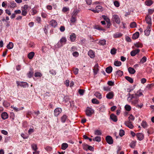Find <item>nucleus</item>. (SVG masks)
Segmentation results:
<instances>
[{
  "label": "nucleus",
  "mask_w": 154,
  "mask_h": 154,
  "mask_svg": "<svg viewBox=\"0 0 154 154\" xmlns=\"http://www.w3.org/2000/svg\"><path fill=\"white\" fill-rule=\"evenodd\" d=\"M67 40L66 37H62L60 40L58 42L57 46L58 47H60L63 46V45L66 44Z\"/></svg>",
  "instance_id": "nucleus-1"
},
{
  "label": "nucleus",
  "mask_w": 154,
  "mask_h": 154,
  "mask_svg": "<svg viewBox=\"0 0 154 154\" xmlns=\"http://www.w3.org/2000/svg\"><path fill=\"white\" fill-rule=\"evenodd\" d=\"M86 115L88 116H91L94 112V111L91 108L88 107L85 111Z\"/></svg>",
  "instance_id": "nucleus-2"
},
{
  "label": "nucleus",
  "mask_w": 154,
  "mask_h": 154,
  "mask_svg": "<svg viewBox=\"0 0 154 154\" xmlns=\"http://www.w3.org/2000/svg\"><path fill=\"white\" fill-rule=\"evenodd\" d=\"M16 82L18 86H20L23 88H26L29 87L28 84L26 82H20L18 81H17Z\"/></svg>",
  "instance_id": "nucleus-3"
},
{
  "label": "nucleus",
  "mask_w": 154,
  "mask_h": 154,
  "mask_svg": "<svg viewBox=\"0 0 154 154\" xmlns=\"http://www.w3.org/2000/svg\"><path fill=\"white\" fill-rule=\"evenodd\" d=\"M62 109L61 108L58 107L56 108L54 111V115L55 116H57L61 112Z\"/></svg>",
  "instance_id": "nucleus-4"
},
{
  "label": "nucleus",
  "mask_w": 154,
  "mask_h": 154,
  "mask_svg": "<svg viewBox=\"0 0 154 154\" xmlns=\"http://www.w3.org/2000/svg\"><path fill=\"white\" fill-rule=\"evenodd\" d=\"M106 142L109 144H112L113 143V140L112 137L110 136H107L106 137Z\"/></svg>",
  "instance_id": "nucleus-5"
},
{
  "label": "nucleus",
  "mask_w": 154,
  "mask_h": 154,
  "mask_svg": "<svg viewBox=\"0 0 154 154\" xmlns=\"http://www.w3.org/2000/svg\"><path fill=\"white\" fill-rule=\"evenodd\" d=\"M112 19L117 23L119 24L120 23V20L119 17L117 15H114L113 16Z\"/></svg>",
  "instance_id": "nucleus-6"
},
{
  "label": "nucleus",
  "mask_w": 154,
  "mask_h": 154,
  "mask_svg": "<svg viewBox=\"0 0 154 154\" xmlns=\"http://www.w3.org/2000/svg\"><path fill=\"white\" fill-rule=\"evenodd\" d=\"M125 125L131 129H132L134 128V125H132V122L131 121H125Z\"/></svg>",
  "instance_id": "nucleus-7"
},
{
  "label": "nucleus",
  "mask_w": 154,
  "mask_h": 154,
  "mask_svg": "<svg viewBox=\"0 0 154 154\" xmlns=\"http://www.w3.org/2000/svg\"><path fill=\"white\" fill-rule=\"evenodd\" d=\"M136 136L138 139L140 141L142 140L144 138V135L142 133H137Z\"/></svg>",
  "instance_id": "nucleus-8"
},
{
  "label": "nucleus",
  "mask_w": 154,
  "mask_h": 154,
  "mask_svg": "<svg viewBox=\"0 0 154 154\" xmlns=\"http://www.w3.org/2000/svg\"><path fill=\"white\" fill-rule=\"evenodd\" d=\"M50 25L52 27L55 28L57 25L56 21L54 20H52L50 21Z\"/></svg>",
  "instance_id": "nucleus-9"
},
{
  "label": "nucleus",
  "mask_w": 154,
  "mask_h": 154,
  "mask_svg": "<svg viewBox=\"0 0 154 154\" xmlns=\"http://www.w3.org/2000/svg\"><path fill=\"white\" fill-rule=\"evenodd\" d=\"M102 9V7L100 6H97L96 7L95 10H92V11L95 13H98L101 11Z\"/></svg>",
  "instance_id": "nucleus-10"
},
{
  "label": "nucleus",
  "mask_w": 154,
  "mask_h": 154,
  "mask_svg": "<svg viewBox=\"0 0 154 154\" xmlns=\"http://www.w3.org/2000/svg\"><path fill=\"white\" fill-rule=\"evenodd\" d=\"M140 51V50L139 49H137L136 50L132 51L131 52V55L132 56H134L136 54L138 53Z\"/></svg>",
  "instance_id": "nucleus-11"
},
{
  "label": "nucleus",
  "mask_w": 154,
  "mask_h": 154,
  "mask_svg": "<svg viewBox=\"0 0 154 154\" xmlns=\"http://www.w3.org/2000/svg\"><path fill=\"white\" fill-rule=\"evenodd\" d=\"M132 100L131 101L132 104L136 106V105L139 102V99L137 98H134V99L131 100Z\"/></svg>",
  "instance_id": "nucleus-12"
},
{
  "label": "nucleus",
  "mask_w": 154,
  "mask_h": 154,
  "mask_svg": "<svg viewBox=\"0 0 154 154\" xmlns=\"http://www.w3.org/2000/svg\"><path fill=\"white\" fill-rule=\"evenodd\" d=\"M114 96V93L111 91L108 93L106 95V97L108 99H112Z\"/></svg>",
  "instance_id": "nucleus-13"
},
{
  "label": "nucleus",
  "mask_w": 154,
  "mask_h": 154,
  "mask_svg": "<svg viewBox=\"0 0 154 154\" xmlns=\"http://www.w3.org/2000/svg\"><path fill=\"white\" fill-rule=\"evenodd\" d=\"M145 20L146 23L148 24H152L151 18L150 16H147L146 17Z\"/></svg>",
  "instance_id": "nucleus-14"
},
{
  "label": "nucleus",
  "mask_w": 154,
  "mask_h": 154,
  "mask_svg": "<svg viewBox=\"0 0 154 154\" xmlns=\"http://www.w3.org/2000/svg\"><path fill=\"white\" fill-rule=\"evenodd\" d=\"M98 67V65L97 64H96L94 67L93 70L95 75H96L99 71Z\"/></svg>",
  "instance_id": "nucleus-15"
},
{
  "label": "nucleus",
  "mask_w": 154,
  "mask_h": 154,
  "mask_svg": "<svg viewBox=\"0 0 154 154\" xmlns=\"http://www.w3.org/2000/svg\"><path fill=\"white\" fill-rule=\"evenodd\" d=\"M1 117L4 120L7 119L8 118V115L6 112H4L2 113L1 115Z\"/></svg>",
  "instance_id": "nucleus-16"
},
{
  "label": "nucleus",
  "mask_w": 154,
  "mask_h": 154,
  "mask_svg": "<svg viewBox=\"0 0 154 154\" xmlns=\"http://www.w3.org/2000/svg\"><path fill=\"white\" fill-rule=\"evenodd\" d=\"M110 118L114 122H116L118 120L117 117L113 114H112L110 115Z\"/></svg>",
  "instance_id": "nucleus-17"
},
{
  "label": "nucleus",
  "mask_w": 154,
  "mask_h": 154,
  "mask_svg": "<svg viewBox=\"0 0 154 154\" xmlns=\"http://www.w3.org/2000/svg\"><path fill=\"white\" fill-rule=\"evenodd\" d=\"M8 7L11 8H14L16 7V4L14 2H11L8 4Z\"/></svg>",
  "instance_id": "nucleus-18"
},
{
  "label": "nucleus",
  "mask_w": 154,
  "mask_h": 154,
  "mask_svg": "<svg viewBox=\"0 0 154 154\" xmlns=\"http://www.w3.org/2000/svg\"><path fill=\"white\" fill-rule=\"evenodd\" d=\"M27 5H24V10H22V14L24 16H26L27 13Z\"/></svg>",
  "instance_id": "nucleus-19"
},
{
  "label": "nucleus",
  "mask_w": 154,
  "mask_h": 154,
  "mask_svg": "<svg viewBox=\"0 0 154 154\" xmlns=\"http://www.w3.org/2000/svg\"><path fill=\"white\" fill-rule=\"evenodd\" d=\"M88 54L91 58H93L95 57L94 52L92 50H90L88 51Z\"/></svg>",
  "instance_id": "nucleus-20"
},
{
  "label": "nucleus",
  "mask_w": 154,
  "mask_h": 154,
  "mask_svg": "<svg viewBox=\"0 0 154 154\" xmlns=\"http://www.w3.org/2000/svg\"><path fill=\"white\" fill-rule=\"evenodd\" d=\"M11 108H13L14 111L16 112L21 110L24 109V107H23L18 108L15 107H14V106H11Z\"/></svg>",
  "instance_id": "nucleus-21"
},
{
  "label": "nucleus",
  "mask_w": 154,
  "mask_h": 154,
  "mask_svg": "<svg viewBox=\"0 0 154 154\" xmlns=\"http://www.w3.org/2000/svg\"><path fill=\"white\" fill-rule=\"evenodd\" d=\"M128 95H129V97L128 98V100H129V101H131V100L134 99L135 97L136 94H131L130 93H128Z\"/></svg>",
  "instance_id": "nucleus-22"
},
{
  "label": "nucleus",
  "mask_w": 154,
  "mask_h": 154,
  "mask_svg": "<svg viewBox=\"0 0 154 154\" xmlns=\"http://www.w3.org/2000/svg\"><path fill=\"white\" fill-rule=\"evenodd\" d=\"M70 39L72 42H74L76 39L75 35L74 33H72L70 35Z\"/></svg>",
  "instance_id": "nucleus-23"
},
{
  "label": "nucleus",
  "mask_w": 154,
  "mask_h": 154,
  "mask_svg": "<svg viewBox=\"0 0 154 154\" xmlns=\"http://www.w3.org/2000/svg\"><path fill=\"white\" fill-rule=\"evenodd\" d=\"M136 94V95L134 98H138V97L143 95L142 92H141V90L140 89L137 92V94Z\"/></svg>",
  "instance_id": "nucleus-24"
},
{
  "label": "nucleus",
  "mask_w": 154,
  "mask_h": 154,
  "mask_svg": "<svg viewBox=\"0 0 154 154\" xmlns=\"http://www.w3.org/2000/svg\"><path fill=\"white\" fill-rule=\"evenodd\" d=\"M128 70L129 73L131 74H134L136 72L135 69L131 67H129Z\"/></svg>",
  "instance_id": "nucleus-25"
},
{
  "label": "nucleus",
  "mask_w": 154,
  "mask_h": 154,
  "mask_svg": "<svg viewBox=\"0 0 154 154\" xmlns=\"http://www.w3.org/2000/svg\"><path fill=\"white\" fill-rule=\"evenodd\" d=\"M139 35V32H137L133 35L132 38L134 39H136L138 38Z\"/></svg>",
  "instance_id": "nucleus-26"
},
{
  "label": "nucleus",
  "mask_w": 154,
  "mask_h": 154,
  "mask_svg": "<svg viewBox=\"0 0 154 154\" xmlns=\"http://www.w3.org/2000/svg\"><path fill=\"white\" fill-rule=\"evenodd\" d=\"M35 55V53L34 52H31L28 55V57L29 59H32Z\"/></svg>",
  "instance_id": "nucleus-27"
},
{
  "label": "nucleus",
  "mask_w": 154,
  "mask_h": 154,
  "mask_svg": "<svg viewBox=\"0 0 154 154\" xmlns=\"http://www.w3.org/2000/svg\"><path fill=\"white\" fill-rule=\"evenodd\" d=\"M112 67L111 66H109L106 68V71L107 73H110L112 72Z\"/></svg>",
  "instance_id": "nucleus-28"
},
{
  "label": "nucleus",
  "mask_w": 154,
  "mask_h": 154,
  "mask_svg": "<svg viewBox=\"0 0 154 154\" xmlns=\"http://www.w3.org/2000/svg\"><path fill=\"white\" fill-rule=\"evenodd\" d=\"M123 74V72L122 71L120 70H118L116 72V76H121Z\"/></svg>",
  "instance_id": "nucleus-29"
},
{
  "label": "nucleus",
  "mask_w": 154,
  "mask_h": 154,
  "mask_svg": "<svg viewBox=\"0 0 154 154\" xmlns=\"http://www.w3.org/2000/svg\"><path fill=\"white\" fill-rule=\"evenodd\" d=\"M106 41L105 39L100 40L98 42V44L100 45H103L106 44Z\"/></svg>",
  "instance_id": "nucleus-30"
},
{
  "label": "nucleus",
  "mask_w": 154,
  "mask_h": 154,
  "mask_svg": "<svg viewBox=\"0 0 154 154\" xmlns=\"http://www.w3.org/2000/svg\"><path fill=\"white\" fill-rule=\"evenodd\" d=\"M13 46V43L12 42H9V44L7 45V48L8 49H10L12 48Z\"/></svg>",
  "instance_id": "nucleus-31"
},
{
  "label": "nucleus",
  "mask_w": 154,
  "mask_h": 154,
  "mask_svg": "<svg viewBox=\"0 0 154 154\" xmlns=\"http://www.w3.org/2000/svg\"><path fill=\"white\" fill-rule=\"evenodd\" d=\"M125 79L129 82L130 83H132L133 82V79L131 77L128 76H126L125 77Z\"/></svg>",
  "instance_id": "nucleus-32"
},
{
  "label": "nucleus",
  "mask_w": 154,
  "mask_h": 154,
  "mask_svg": "<svg viewBox=\"0 0 154 154\" xmlns=\"http://www.w3.org/2000/svg\"><path fill=\"white\" fill-rule=\"evenodd\" d=\"M68 147V144L66 143H63L61 145V149L63 150H65Z\"/></svg>",
  "instance_id": "nucleus-33"
},
{
  "label": "nucleus",
  "mask_w": 154,
  "mask_h": 154,
  "mask_svg": "<svg viewBox=\"0 0 154 154\" xmlns=\"http://www.w3.org/2000/svg\"><path fill=\"white\" fill-rule=\"evenodd\" d=\"M114 65L117 66H119L122 64L121 62L118 60L115 61L114 62Z\"/></svg>",
  "instance_id": "nucleus-34"
},
{
  "label": "nucleus",
  "mask_w": 154,
  "mask_h": 154,
  "mask_svg": "<svg viewBox=\"0 0 154 154\" xmlns=\"http://www.w3.org/2000/svg\"><path fill=\"white\" fill-rule=\"evenodd\" d=\"M67 118V116L65 115H63L61 117V122L63 123H64L65 122Z\"/></svg>",
  "instance_id": "nucleus-35"
},
{
  "label": "nucleus",
  "mask_w": 154,
  "mask_h": 154,
  "mask_svg": "<svg viewBox=\"0 0 154 154\" xmlns=\"http://www.w3.org/2000/svg\"><path fill=\"white\" fill-rule=\"evenodd\" d=\"M82 145L83 149L86 151H87L88 150V148L89 145L85 143H83Z\"/></svg>",
  "instance_id": "nucleus-36"
},
{
  "label": "nucleus",
  "mask_w": 154,
  "mask_h": 154,
  "mask_svg": "<svg viewBox=\"0 0 154 154\" xmlns=\"http://www.w3.org/2000/svg\"><path fill=\"white\" fill-rule=\"evenodd\" d=\"M94 95L96 97L99 99H100L102 98L101 95L100 93L99 92H95Z\"/></svg>",
  "instance_id": "nucleus-37"
},
{
  "label": "nucleus",
  "mask_w": 154,
  "mask_h": 154,
  "mask_svg": "<svg viewBox=\"0 0 154 154\" xmlns=\"http://www.w3.org/2000/svg\"><path fill=\"white\" fill-rule=\"evenodd\" d=\"M93 140L94 141L100 142L101 140V137L99 136H96L94 138H93Z\"/></svg>",
  "instance_id": "nucleus-38"
},
{
  "label": "nucleus",
  "mask_w": 154,
  "mask_h": 154,
  "mask_svg": "<svg viewBox=\"0 0 154 154\" xmlns=\"http://www.w3.org/2000/svg\"><path fill=\"white\" fill-rule=\"evenodd\" d=\"M134 45L137 48H142L143 45L141 43L137 42L134 44Z\"/></svg>",
  "instance_id": "nucleus-39"
},
{
  "label": "nucleus",
  "mask_w": 154,
  "mask_h": 154,
  "mask_svg": "<svg viewBox=\"0 0 154 154\" xmlns=\"http://www.w3.org/2000/svg\"><path fill=\"white\" fill-rule=\"evenodd\" d=\"M31 147L32 149L34 151L38 149L37 145L36 144L34 143L32 144Z\"/></svg>",
  "instance_id": "nucleus-40"
},
{
  "label": "nucleus",
  "mask_w": 154,
  "mask_h": 154,
  "mask_svg": "<svg viewBox=\"0 0 154 154\" xmlns=\"http://www.w3.org/2000/svg\"><path fill=\"white\" fill-rule=\"evenodd\" d=\"M122 34L121 33H117L114 34L113 37L115 38L120 37L122 36Z\"/></svg>",
  "instance_id": "nucleus-41"
},
{
  "label": "nucleus",
  "mask_w": 154,
  "mask_h": 154,
  "mask_svg": "<svg viewBox=\"0 0 154 154\" xmlns=\"http://www.w3.org/2000/svg\"><path fill=\"white\" fill-rule=\"evenodd\" d=\"M145 3L146 5L150 6L152 4L153 2L152 0H149L146 1Z\"/></svg>",
  "instance_id": "nucleus-42"
},
{
  "label": "nucleus",
  "mask_w": 154,
  "mask_h": 154,
  "mask_svg": "<svg viewBox=\"0 0 154 154\" xmlns=\"http://www.w3.org/2000/svg\"><path fill=\"white\" fill-rule=\"evenodd\" d=\"M125 108L126 111H129L131 109V107L130 105L127 104L125 105Z\"/></svg>",
  "instance_id": "nucleus-43"
},
{
  "label": "nucleus",
  "mask_w": 154,
  "mask_h": 154,
  "mask_svg": "<svg viewBox=\"0 0 154 154\" xmlns=\"http://www.w3.org/2000/svg\"><path fill=\"white\" fill-rule=\"evenodd\" d=\"M94 134L96 135H100L102 134L100 130H97L95 131Z\"/></svg>",
  "instance_id": "nucleus-44"
},
{
  "label": "nucleus",
  "mask_w": 154,
  "mask_h": 154,
  "mask_svg": "<svg viewBox=\"0 0 154 154\" xmlns=\"http://www.w3.org/2000/svg\"><path fill=\"white\" fill-rule=\"evenodd\" d=\"M3 104V106L6 108H7L10 106L9 103L5 101H4Z\"/></svg>",
  "instance_id": "nucleus-45"
},
{
  "label": "nucleus",
  "mask_w": 154,
  "mask_h": 154,
  "mask_svg": "<svg viewBox=\"0 0 154 154\" xmlns=\"http://www.w3.org/2000/svg\"><path fill=\"white\" fill-rule=\"evenodd\" d=\"M141 125L144 128L147 127V125L146 122V121H143L141 123Z\"/></svg>",
  "instance_id": "nucleus-46"
},
{
  "label": "nucleus",
  "mask_w": 154,
  "mask_h": 154,
  "mask_svg": "<svg viewBox=\"0 0 154 154\" xmlns=\"http://www.w3.org/2000/svg\"><path fill=\"white\" fill-rule=\"evenodd\" d=\"M136 26L137 24L135 22H132L130 24V26L131 28H134L136 27Z\"/></svg>",
  "instance_id": "nucleus-47"
},
{
  "label": "nucleus",
  "mask_w": 154,
  "mask_h": 154,
  "mask_svg": "<svg viewBox=\"0 0 154 154\" xmlns=\"http://www.w3.org/2000/svg\"><path fill=\"white\" fill-rule=\"evenodd\" d=\"M136 141H132L130 144V146L132 148H134L136 145Z\"/></svg>",
  "instance_id": "nucleus-48"
},
{
  "label": "nucleus",
  "mask_w": 154,
  "mask_h": 154,
  "mask_svg": "<svg viewBox=\"0 0 154 154\" xmlns=\"http://www.w3.org/2000/svg\"><path fill=\"white\" fill-rule=\"evenodd\" d=\"M34 76L36 77H41L42 76V74L40 72H36L35 73Z\"/></svg>",
  "instance_id": "nucleus-49"
},
{
  "label": "nucleus",
  "mask_w": 154,
  "mask_h": 154,
  "mask_svg": "<svg viewBox=\"0 0 154 154\" xmlns=\"http://www.w3.org/2000/svg\"><path fill=\"white\" fill-rule=\"evenodd\" d=\"M92 102L94 104H98L99 102L97 99L93 98L92 100Z\"/></svg>",
  "instance_id": "nucleus-50"
},
{
  "label": "nucleus",
  "mask_w": 154,
  "mask_h": 154,
  "mask_svg": "<svg viewBox=\"0 0 154 154\" xmlns=\"http://www.w3.org/2000/svg\"><path fill=\"white\" fill-rule=\"evenodd\" d=\"M146 57L145 56H144L141 59L140 62L142 63H143L145 62L146 61Z\"/></svg>",
  "instance_id": "nucleus-51"
},
{
  "label": "nucleus",
  "mask_w": 154,
  "mask_h": 154,
  "mask_svg": "<svg viewBox=\"0 0 154 154\" xmlns=\"http://www.w3.org/2000/svg\"><path fill=\"white\" fill-rule=\"evenodd\" d=\"M116 49L115 48H112L110 51V53L112 54H115L116 53Z\"/></svg>",
  "instance_id": "nucleus-52"
},
{
  "label": "nucleus",
  "mask_w": 154,
  "mask_h": 154,
  "mask_svg": "<svg viewBox=\"0 0 154 154\" xmlns=\"http://www.w3.org/2000/svg\"><path fill=\"white\" fill-rule=\"evenodd\" d=\"M76 20V17L74 16V15H72L70 20L71 21L72 23H74L75 22Z\"/></svg>",
  "instance_id": "nucleus-53"
},
{
  "label": "nucleus",
  "mask_w": 154,
  "mask_h": 154,
  "mask_svg": "<svg viewBox=\"0 0 154 154\" xmlns=\"http://www.w3.org/2000/svg\"><path fill=\"white\" fill-rule=\"evenodd\" d=\"M150 30L146 29L144 31L145 34L146 36H148L150 34Z\"/></svg>",
  "instance_id": "nucleus-54"
},
{
  "label": "nucleus",
  "mask_w": 154,
  "mask_h": 154,
  "mask_svg": "<svg viewBox=\"0 0 154 154\" xmlns=\"http://www.w3.org/2000/svg\"><path fill=\"white\" fill-rule=\"evenodd\" d=\"M119 135L121 137L123 136L125 134V131L122 129L120 130L119 133Z\"/></svg>",
  "instance_id": "nucleus-55"
},
{
  "label": "nucleus",
  "mask_w": 154,
  "mask_h": 154,
  "mask_svg": "<svg viewBox=\"0 0 154 154\" xmlns=\"http://www.w3.org/2000/svg\"><path fill=\"white\" fill-rule=\"evenodd\" d=\"M134 117L131 114L130 115V116L128 117V121H131V120L133 121L134 119Z\"/></svg>",
  "instance_id": "nucleus-56"
},
{
  "label": "nucleus",
  "mask_w": 154,
  "mask_h": 154,
  "mask_svg": "<svg viewBox=\"0 0 154 154\" xmlns=\"http://www.w3.org/2000/svg\"><path fill=\"white\" fill-rule=\"evenodd\" d=\"M33 72L32 71H29L27 74V75L29 78H31L33 75Z\"/></svg>",
  "instance_id": "nucleus-57"
},
{
  "label": "nucleus",
  "mask_w": 154,
  "mask_h": 154,
  "mask_svg": "<svg viewBox=\"0 0 154 154\" xmlns=\"http://www.w3.org/2000/svg\"><path fill=\"white\" fill-rule=\"evenodd\" d=\"M69 8L66 7H63L62 10V11L64 12H66L69 11Z\"/></svg>",
  "instance_id": "nucleus-58"
},
{
  "label": "nucleus",
  "mask_w": 154,
  "mask_h": 154,
  "mask_svg": "<svg viewBox=\"0 0 154 154\" xmlns=\"http://www.w3.org/2000/svg\"><path fill=\"white\" fill-rule=\"evenodd\" d=\"M95 29L100 30H103L104 29L99 26L97 25L95 26Z\"/></svg>",
  "instance_id": "nucleus-59"
},
{
  "label": "nucleus",
  "mask_w": 154,
  "mask_h": 154,
  "mask_svg": "<svg viewBox=\"0 0 154 154\" xmlns=\"http://www.w3.org/2000/svg\"><path fill=\"white\" fill-rule=\"evenodd\" d=\"M73 72L75 74H77L78 73L79 69L78 68H74L73 69Z\"/></svg>",
  "instance_id": "nucleus-60"
},
{
  "label": "nucleus",
  "mask_w": 154,
  "mask_h": 154,
  "mask_svg": "<svg viewBox=\"0 0 154 154\" xmlns=\"http://www.w3.org/2000/svg\"><path fill=\"white\" fill-rule=\"evenodd\" d=\"M78 13V11L77 9H75L73 12V14L72 15H74V16H76L77 14Z\"/></svg>",
  "instance_id": "nucleus-61"
},
{
  "label": "nucleus",
  "mask_w": 154,
  "mask_h": 154,
  "mask_svg": "<svg viewBox=\"0 0 154 154\" xmlns=\"http://www.w3.org/2000/svg\"><path fill=\"white\" fill-rule=\"evenodd\" d=\"M114 4L115 6L118 7L119 6V2L117 1L114 2Z\"/></svg>",
  "instance_id": "nucleus-62"
},
{
  "label": "nucleus",
  "mask_w": 154,
  "mask_h": 154,
  "mask_svg": "<svg viewBox=\"0 0 154 154\" xmlns=\"http://www.w3.org/2000/svg\"><path fill=\"white\" fill-rule=\"evenodd\" d=\"M45 149L48 151H51L52 149V148L50 146H47L45 148Z\"/></svg>",
  "instance_id": "nucleus-63"
},
{
  "label": "nucleus",
  "mask_w": 154,
  "mask_h": 154,
  "mask_svg": "<svg viewBox=\"0 0 154 154\" xmlns=\"http://www.w3.org/2000/svg\"><path fill=\"white\" fill-rule=\"evenodd\" d=\"M60 30L61 32H63L65 30V27L64 26H61L60 28Z\"/></svg>",
  "instance_id": "nucleus-64"
}]
</instances>
